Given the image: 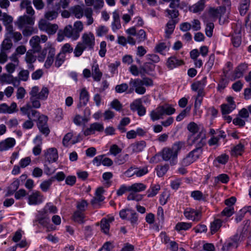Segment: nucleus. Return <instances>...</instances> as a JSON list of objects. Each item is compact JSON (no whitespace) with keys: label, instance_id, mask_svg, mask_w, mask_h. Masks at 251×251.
<instances>
[{"label":"nucleus","instance_id":"obj_10","mask_svg":"<svg viewBox=\"0 0 251 251\" xmlns=\"http://www.w3.org/2000/svg\"><path fill=\"white\" fill-rule=\"evenodd\" d=\"M44 157L50 163L56 162L58 158V151L55 148H50L44 151Z\"/></svg>","mask_w":251,"mask_h":251},{"label":"nucleus","instance_id":"obj_49","mask_svg":"<svg viewBox=\"0 0 251 251\" xmlns=\"http://www.w3.org/2000/svg\"><path fill=\"white\" fill-rule=\"evenodd\" d=\"M229 156L225 153H224L218 156L216 158V160L214 161V163L216 164V162H218L219 164L225 165L227 162Z\"/></svg>","mask_w":251,"mask_h":251},{"label":"nucleus","instance_id":"obj_62","mask_svg":"<svg viewBox=\"0 0 251 251\" xmlns=\"http://www.w3.org/2000/svg\"><path fill=\"white\" fill-rule=\"evenodd\" d=\"M135 36L139 43L145 41L147 38L146 33L144 29H140L137 32V34Z\"/></svg>","mask_w":251,"mask_h":251},{"label":"nucleus","instance_id":"obj_30","mask_svg":"<svg viewBox=\"0 0 251 251\" xmlns=\"http://www.w3.org/2000/svg\"><path fill=\"white\" fill-rule=\"evenodd\" d=\"M83 23L80 21H77L75 22L74 24V28H73L74 31V36L76 38H79L80 36V33L83 30Z\"/></svg>","mask_w":251,"mask_h":251},{"label":"nucleus","instance_id":"obj_45","mask_svg":"<svg viewBox=\"0 0 251 251\" xmlns=\"http://www.w3.org/2000/svg\"><path fill=\"white\" fill-rule=\"evenodd\" d=\"M204 96L203 93H201V92L198 93V95L195 99V104H194V113L195 114H197V111L200 107L202 101V97Z\"/></svg>","mask_w":251,"mask_h":251},{"label":"nucleus","instance_id":"obj_7","mask_svg":"<svg viewBox=\"0 0 251 251\" xmlns=\"http://www.w3.org/2000/svg\"><path fill=\"white\" fill-rule=\"evenodd\" d=\"M247 145L248 141L246 140L241 139L238 144L231 148V156L234 157L242 156L245 151V147Z\"/></svg>","mask_w":251,"mask_h":251},{"label":"nucleus","instance_id":"obj_22","mask_svg":"<svg viewBox=\"0 0 251 251\" xmlns=\"http://www.w3.org/2000/svg\"><path fill=\"white\" fill-rule=\"evenodd\" d=\"M89 100V95L87 91L85 89H81L79 94V102L78 107L86 105Z\"/></svg>","mask_w":251,"mask_h":251},{"label":"nucleus","instance_id":"obj_31","mask_svg":"<svg viewBox=\"0 0 251 251\" xmlns=\"http://www.w3.org/2000/svg\"><path fill=\"white\" fill-rule=\"evenodd\" d=\"M63 34H65V36L69 38H71L73 41H76L78 39L76 37L74 36V31L71 25H68L66 26L64 29L62 30Z\"/></svg>","mask_w":251,"mask_h":251},{"label":"nucleus","instance_id":"obj_14","mask_svg":"<svg viewBox=\"0 0 251 251\" xmlns=\"http://www.w3.org/2000/svg\"><path fill=\"white\" fill-rule=\"evenodd\" d=\"M44 200V198L41 193L37 191L31 193L28 196L27 202L28 204L37 205L42 203Z\"/></svg>","mask_w":251,"mask_h":251},{"label":"nucleus","instance_id":"obj_25","mask_svg":"<svg viewBox=\"0 0 251 251\" xmlns=\"http://www.w3.org/2000/svg\"><path fill=\"white\" fill-rule=\"evenodd\" d=\"M150 117L153 121L163 119L164 115L161 106H158L156 109L152 110L150 113Z\"/></svg>","mask_w":251,"mask_h":251},{"label":"nucleus","instance_id":"obj_50","mask_svg":"<svg viewBox=\"0 0 251 251\" xmlns=\"http://www.w3.org/2000/svg\"><path fill=\"white\" fill-rule=\"evenodd\" d=\"M84 218V213L83 212L76 210L73 215V219L75 221L78 223H82Z\"/></svg>","mask_w":251,"mask_h":251},{"label":"nucleus","instance_id":"obj_27","mask_svg":"<svg viewBox=\"0 0 251 251\" xmlns=\"http://www.w3.org/2000/svg\"><path fill=\"white\" fill-rule=\"evenodd\" d=\"M177 23V20L176 19L170 20L166 24L165 28V33L166 34L170 35L174 31L176 25Z\"/></svg>","mask_w":251,"mask_h":251},{"label":"nucleus","instance_id":"obj_8","mask_svg":"<svg viewBox=\"0 0 251 251\" xmlns=\"http://www.w3.org/2000/svg\"><path fill=\"white\" fill-rule=\"evenodd\" d=\"M198 146L199 147L191 151L188 155L183 159L182 164L184 165H189L200 157L202 153V150L201 148V146Z\"/></svg>","mask_w":251,"mask_h":251},{"label":"nucleus","instance_id":"obj_13","mask_svg":"<svg viewBox=\"0 0 251 251\" xmlns=\"http://www.w3.org/2000/svg\"><path fill=\"white\" fill-rule=\"evenodd\" d=\"M43 210L45 215H47L48 214H54L57 212L56 207L51 203H48L44 207ZM46 216V215H45V217ZM37 219L39 223L44 226H45V223L49 221V218H46V217L42 218L38 217Z\"/></svg>","mask_w":251,"mask_h":251},{"label":"nucleus","instance_id":"obj_1","mask_svg":"<svg viewBox=\"0 0 251 251\" xmlns=\"http://www.w3.org/2000/svg\"><path fill=\"white\" fill-rule=\"evenodd\" d=\"M187 129L191 134L189 136L188 142L190 144H197L202 146L206 142V131L201 125L190 122L187 126Z\"/></svg>","mask_w":251,"mask_h":251},{"label":"nucleus","instance_id":"obj_32","mask_svg":"<svg viewBox=\"0 0 251 251\" xmlns=\"http://www.w3.org/2000/svg\"><path fill=\"white\" fill-rule=\"evenodd\" d=\"M130 192H140L144 191L147 187L142 183H135L131 185H129Z\"/></svg>","mask_w":251,"mask_h":251},{"label":"nucleus","instance_id":"obj_60","mask_svg":"<svg viewBox=\"0 0 251 251\" xmlns=\"http://www.w3.org/2000/svg\"><path fill=\"white\" fill-rule=\"evenodd\" d=\"M58 25L55 24H49L46 31L50 35H53L55 34L58 29Z\"/></svg>","mask_w":251,"mask_h":251},{"label":"nucleus","instance_id":"obj_59","mask_svg":"<svg viewBox=\"0 0 251 251\" xmlns=\"http://www.w3.org/2000/svg\"><path fill=\"white\" fill-rule=\"evenodd\" d=\"M234 213L233 207L227 206L226 207L222 212L221 215L226 217H229Z\"/></svg>","mask_w":251,"mask_h":251},{"label":"nucleus","instance_id":"obj_35","mask_svg":"<svg viewBox=\"0 0 251 251\" xmlns=\"http://www.w3.org/2000/svg\"><path fill=\"white\" fill-rule=\"evenodd\" d=\"M72 137V133L69 132L67 133L63 139L62 143L63 145L68 147L75 144L76 142L73 140Z\"/></svg>","mask_w":251,"mask_h":251},{"label":"nucleus","instance_id":"obj_43","mask_svg":"<svg viewBox=\"0 0 251 251\" xmlns=\"http://www.w3.org/2000/svg\"><path fill=\"white\" fill-rule=\"evenodd\" d=\"M222 224V222L220 219H216L211 224L210 230L212 234L215 233L220 229Z\"/></svg>","mask_w":251,"mask_h":251},{"label":"nucleus","instance_id":"obj_57","mask_svg":"<svg viewBox=\"0 0 251 251\" xmlns=\"http://www.w3.org/2000/svg\"><path fill=\"white\" fill-rule=\"evenodd\" d=\"M231 41L234 48H238L241 44L242 39L240 35L233 36L231 38Z\"/></svg>","mask_w":251,"mask_h":251},{"label":"nucleus","instance_id":"obj_58","mask_svg":"<svg viewBox=\"0 0 251 251\" xmlns=\"http://www.w3.org/2000/svg\"><path fill=\"white\" fill-rule=\"evenodd\" d=\"M73 121L74 123L77 126H81L87 122L85 118L79 115H76L75 116Z\"/></svg>","mask_w":251,"mask_h":251},{"label":"nucleus","instance_id":"obj_2","mask_svg":"<svg viewBox=\"0 0 251 251\" xmlns=\"http://www.w3.org/2000/svg\"><path fill=\"white\" fill-rule=\"evenodd\" d=\"M20 110L23 115H27L29 119L33 117L38 118L37 126L40 131L46 135L49 134L50 129L47 124V116L44 115H40L37 111L31 109L29 104H26L24 106L21 107Z\"/></svg>","mask_w":251,"mask_h":251},{"label":"nucleus","instance_id":"obj_33","mask_svg":"<svg viewBox=\"0 0 251 251\" xmlns=\"http://www.w3.org/2000/svg\"><path fill=\"white\" fill-rule=\"evenodd\" d=\"M160 190V186L158 184L151 185L147 192L148 197H154L158 194Z\"/></svg>","mask_w":251,"mask_h":251},{"label":"nucleus","instance_id":"obj_52","mask_svg":"<svg viewBox=\"0 0 251 251\" xmlns=\"http://www.w3.org/2000/svg\"><path fill=\"white\" fill-rule=\"evenodd\" d=\"M58 15V13L57 11L54 10H49L46 12L45 14V18L49 21H52L55 19Z\"/></svg>","mask_w":251,"mask_h":251},{"label":"nucleus","instance_id":"obj_24","mask_svg":"<svg viewBox=\"0 0 251 251\" xmlns=\"http://www.w3.org/2000/svg\"><path fill=\"white\" fill-rule=\"evenodd\" d=\"M114 220V219L113 217H110L107 219L103 218L101 220V229L104 233H108L110 225Z\"/></svg>","mask_w":251,"mask_h":251},{"label":"nucleus","instance_id":"obj_51","mask_svg":"<svg viewBox=\"0 0 251 251\" xmlns=\"http://www.w3.org/2000/svg\"><path fill=\"white\" fill-rule=\"evenodd\" d=\"M169 168L168 165L164 166H158L155 170L156 171V174L158 176H163L167 172Z\"/></svg>","mask_w":251,"mask_h":251},{"label":"nucleus","instance_id":"obj_53","mask_svg":"<svg viewBox=\"0 0 251 251\" xmlns=\"http://www.w3.org/2000/svg\"><path fill=\"white\" fill-rule=\"evenodd\" d=\"M0 20L2 21L4 25L11 24L13 22V17L8 15L6 13H3L2 17L0 18Z\"/></svg>","mask_w":251,"mask_h":251},{"label":"nucleus","instance_id":"obj_23","mask_svg":"<svg viewBox=\"0 0 251 251\" xmlns=\"http://www.w3.org/2000/svg\"><path fill=\"white\" fill-rule=\"evenodd\" d=\"M205 0H199L193 4L190 8V11L194 13H197L202 11L205 7Z\"/></svg>","mask_w":251,"mask_h":251},{"label":"nucleus","instance_id":"obj_34","mask_svg":"<svg viewBox=\"0 0 251 251\" xmlns=\"http://www.w3.org/2000/svg\"><path fill=\"white\" fill-rule=\"evenodd\" d=\"M162 110L163 114L165 115H171L175 113L176 109L173 107L172 105L169 104H165L161 105Z\"/></svg>","mask_w":251,"mask_h":251},{"label":"nucleus","instance_id":"obj_4","mask_svg":"<svg viewBox=\"0 0 251 251\" xmlns=\"http://www.w3.org/2000/svg\"><path fill=\"white\" fill-rule=\"evenodd\" d=\"M183 143L178 142L175 143L172 148H165L162 152V157L165 161H170L171 164H175L178 152L183 146Z\"/></svg>","mask_w":251,"mask_h":251},{"label":"nucleus","instance_id":"obj_5","mask_svg":"<svg viewBox=\"0 0 251 251\" xmlns=\"http://www.w3.org/2000/svg\"><path fill=\"white\" fill-rule=\"evenodd\" d=\"M129 84L131 88L128 90L127 93H131L134 90L136 93L142 95L146 92L144 86H152L153 81L152 79H132Z\"/></svg>","mask_w":251,"mask_h":251},{"label":"nucleus","instance_id":"obj_42","mask_svg":"<svg viewBox=\"0 0 251 251\" xmlns=\"http://www.w3.org/2000/svg\"><path fill=\"white\" fill-rule=\"evenodd\" d=\"M146 146V142L144 141L137 142L132 145V150L135 152L142 151Z\"/></svg>","mask_w":251,"mask_h":251},{"label":"nucleus","instance_id":"obj_39","mask_svg":"<svg viewBox=\"0 0 251 251\" xmlns=\"http://www.w3.org/2000/svg\"><path fill=\"white\" fill-rule=\"evenodd\" d=\"M37 92L36 97L38 99L41 100H45L47 99L49 93L48 89L47 87H44L41 90Z\"/></svg>","mask_w":251,"mask_h":251},{"label":"nucleus","instance_id":"obj_29","mask_svg":"<svg viewBox=\"0 0 251 251\" xmlns=\"http://www.w3.org/2000/svg\"><path fill=\"white\" fill-rule=\"evenodd\" d=\"M91 72L92 78H101L102 73L100 71L99 66L97 62L92 65Z\"/></svg>","mask_w":251,"mask_h":251},{"label":"nucleus","instance_id":"obj_26","mask_svg":"<svg viewBox=\"0 0 251 251\" xmlns=\"http://www.w3.org/2000/svg\"><path fill=\"white\" fill-rule=\"evenodd\" d=\"M250 5V0H241L238 9L242 16L245 15L249 10Z\"/></svg>","mask_w":251,"mask_h":251},{"label":"nucleus","instance_id":"obj_12","mask_svg":"<svg viewBox=\"0 0 251 251\" xmlns=\"http://www.w3.org/2000/svg\"><path fill=\"white\" fill-rule=\"evenodd\" d=\"M132 111H136L139 116H143L146 114V109L142 104V101L140 99L135 100L130 105Z\"/></svg>","mask_w":251,"mask_h":251},{"label":"nucleus","instance_id":"obj_36","mask_svg":"<svg viewBox=\"0 0 251 251\" xmlns=\"http://www.w3.org/2000/svg\"><path fill=\"white\" fill-rule=\"evenodd\" d=\"M192 225L191 223L187 222H178L175 226V229L179 232L181 230H187L192 227Z\"/></svg>","mask_w":251,"mask_h":251},{"label":"nucleus","instance_id":"obj_38","mask_svg":"<svg viewBox=\"0 0 251 251\" xmlns=\"http://www.w3.org/2000/svg\"><path fill=\"white\" fill-rule=\"evenodd\" d=\"M233 65L230 61H227L223 69V73L226 78L229 76L233 69Z\"/></svg>","mask_w":251,"mask_h":251},{"label":"nucleus","instance_id":"obj_11","mask_svg":"<svg viewBox=\"0 0 251 251\" xmlns=\"http://www.w3.org/2000/svg\"><path fill=\"white\" fill-rule=\"evenodd\" d=\"M249 71L248 64L246 62L241 63L234 69L233 78H241Z\"/></svg>","mask_w":251,"mask_h":251},{"label":"nucleus","instance_id":"obj_17","mask_svg":"<svg viewBox=\"0 0 251 251\" xmlns=\"http://www.w3.org/2000/svg\"><path fill=\"white\" fill-rule=\"evenodd\" d=\"M38 92V87L34 86L32 88L31 91L29 93L30 95V101L32 105H30V103H28L27 104H29L31 108H39L40 106V102L39 101L40 100L38 99L36 97L37 92Z\"/></svg>","mask_w":251,"mask_h":251},{"label":"nucleus","instance_id":"obj_46","mask_svg":"<svg viewBox=\"0 0 251 251\" xmlns=\"http://www.w3.org/2000/svg\"><path fill=\"white\" fill-rule=\"evenodd\" d=\"M86 47L83 46V44L81 42H78L77 45L75 46L74 53L75 56L79 57L82 54L84 50H85Z\"/></svg>","mask_w":251,"mask_h":251},{"label":"nucleus","instance_id":"obj_47","mask_svg":"<svg viewBox=\"0 0 251 251\" xmlns=\"http://www.w3.org/2000/svg\"><path fill=\"white\" fill-rule=\"evenodd\" d=\"M247 212H251V206L244 207L242 209L240 210V213L237 215L235 219V222L237 223L241 222L244 216V214Z\"/></svg>","mask_w":251,"mask_h":251},{"label":"nucleus","instance_id":"obj_21","mask_svg":"<svg viewBox=\"0 0 251 251\" xmlns=\"http://www.w3.org/2000/svg\"><path fill=\"white\" fill-rule=\"evenodd\" d=\"M17 111V105L16 103L13 102L10 106L6 103L0 104V113L12 114Z\"/></svg>","mask_w":251,"mask_h":251},{"label":"nucleus","instance_id":"obj_20","mask_svg":"<svg viewBox=\"0 0 251 251\" xmlns=\"http://www.w3.org/2000/svg\"><path fill=\"white\" fill-rule=\"evenodd\" d=\"M16 144V141L13 138H7L0 142V151H8L12 148Z\"/></svg>","mask_w":251,"mask_h":251},{"label":"nucleus","instance_id":"obj_61","mask_svg":"<svg viewBox=\"0 0 251 251\" xmlns=\"http://www.w3.org/2000/svg\"><path fill=\"white\" fill-rule=\"evenodd\" d=\"M133 210L130 209H124L120 211L119 215L121 219L123 220H128L130 214Z\"/></svg>","mask_w":251,"mask_h":251},{"label":"nucleus","instance_id":"obj_40","mask_svg":"<svg viewBox=\"0 0 251 251\" xmlns=\"http://www.w3.org/2000/svg\"><path fill=\"white\" fill-rule=\"evenodd\" d=\"M170 49L169 47H167L166 43L160 42L157 44L155 47V52L159 53L161 54H163V51L164 50L168 51Z\"/></svg>","mask_w":251,"mask_h":251},{"label":"nucleus","instance_id":"obj_28","mask_svg":"<svg viewBox=\"0 0 251 251\" xmlns=\"http://www.w3.org/2000/svg\"><path fill=\"white\" fill-rule=\"evenodd\" d=\"M205 85V79H202L200 81H196L191 85V89L194 91H197L198 93L199 92H201V93L203 92V89Z\"/></svg>","mask_w":251,"mask_h":251},{"label":"nucleus","instance_id":"obj_9","mask_svg":"<svg viewBox=\"0 0 251 251\" xmlns=\"http://www.w3.org/2000/svg\"><path fill=\"white\" fill-rule=\"evenodd\" d=\"M81 38L82 41L81 43L84 47H86V49L88 48V50H93L95 44V38L92 32L83 33Z\"/></svg>","mask_w":251,"mask_h":251},{"label":"nucleus","instance_id":"obj_16","mask_svg":"<svg viewBox=\"0 0 251 251\" xmlns=\"http://www.w3.org/2000/svg\"><path fill=\"white\" fill-rule=\"evenodd\" d=\"M239 236L236 235L227 240L223 246V251H229L231 249L236 248L239 244Z\"/></svg>","mask_w":251,"mask_h":251},{"label":"nucleus","instance_id":"obj_15","mask_svg":"<svg viewBox=\"0 0 251 251\" xmlns=\"http://www.w3.org/2000/svg\"><path fill=\"white\" fill-rule=\"evenodd\" d=\"M227 103L221 105V111L223 115L228 114L231 113L236 108V104L232 97H228L226 98Z\"/></svg>","mask_w":251,"mask_h":251},{"label":"nucleus","instance_id":"obj_56","mask_svg":"<svg viewBox=\"0 0 251 251\" xmlns=\"http://www.w3.org/2000/svg\"><path fill=\"white\" fill-rule=\"evenodd\" d=\"M129 216H130L128 218L127 220L130 222L132 226H134L137 225L138 223V217L137 214L134 210H132Z\"/></svg>","mask_w":251,"mask_h":251},{"label":"nucleus","instance_id":"obj_18","mask_svg":"<svg viewBox=\"0 0 251 251\" xmlns=\"http://www.w3.org/2000/svg\"><path fill=\"white\" fill-rule=\"evenodd\" d=\"M184 215L186 219L192 221L199 220L201 216V213L198 210L191 208H187L184 212Z\"/></svg>","mask_w":251,"mask_h":251},{"label":"nucleus","instance_id":"obj_54","mask_svg":"<svg viewBox=\"0 0 251 251\" xmlns=\"http://www.w3.org/2000/svg\"><path fill=\"white\" fill-rule=\"evenodd\" d=\"M87 207L88 202L85 200H82L77 202L76 208L77 210L84 212Z\"/></svg>","mask_w":251,"mask_h":251},{"label":"nucleus","instance_id":"obj_64","mask_svg":"<svg viewBox=\"0 0 251 251\" xmlns=\"http://www.w3.org/2000/svg\"><path fill=\"white\" fill-rule=\"evenodd\" d=\"M24 234V232L22 230H18L16 231L13 237L12 240L14 242H18L20 241V240L22 239V237L23 235Z\"/></svg>","mask_w":251,"mask_h":251},{"label":"nucleus","instance_id":"obj_37","mask_svg":"<svg viewBox=\"0 0 251 251\" xmlns=\"http://www.w3.org/2000/svg\"><path fill=\"white\" fill-rule=\"evenodd\" d=\"M70 11L77 19H80L83 15V9L79 5L72 7L70 8Z\"/></svg>","mask_w":251,"mask_h":251},{"label":"nucleus","instance_id":"obj_6","mask_svg":"<svg viewBox=\"0 0 251 251\" xmlns=\"http://www.w3.org/2000/svg\"><path fill=\"white\" fill-rule=\"evenodd\" d=\"M104 131V126L101 123L95 122L91 124L89 126L84 128L82 132L85 136L100 133Z\"/></svg>","mask_w":251,"mask_h":251},{"label":"nucleus","instance_id":"obj_63","mask_svg":"<svg viewBox=\"0 0 251 251\" xmlns=\"http://www.w3.org/2000/svg\"><path fill=\"white\" fill-rule=\"evenodd\" d=\"M130 122V119L128 117H125L122 119L120 122V124L118 126V129L122 132L125 131V126L129 124Z\"/></svg>","mask_w":251,"mask_h":251},{"label":"nucleus","instance_id":"obj_55","mask_svg":"<svg viewBox=\"0 0 251 251\" xmlns=\"http://www.w3.org/2000/svg\"><path fill=\"white\" fill-rule=\"evenodd\" d=\"M214 25L212 22L207 23L205 28L206 35L208 37H211L213 35Z\"/></svg>","mask_w":251,"mask_h":251},{"label":"nucleus","instance_id":"obj_3","mask_svg":"<svg viewBox=\"0 0 251 251\" xmlns=\"http://www.w3.org/2000/svg\"><path fill=\"white\" fill-rule=\"evenodd\" d=\"M155 65L151 62H145L141 65L138 68L135 65H132L130 67V72L134 76L141 75L142 78H149L147 75L154 76Z\"/></svg>","mask_w":251,"mask_h":251},{"label":"nucleus","instance_id":"obj_44","mask_svg":"<svg viewBox=\"0 0 251 251\" xmlns=\"http://www.w3.org/2000/svg\"><path fill=\"white\" fill-rule=\"evenodd\" d=\"M13 46L11 37L7 36L5 40L3 41L1 44V50H10Z\"/></svg>","mask_w":251,"mask_h":251},{"label":"nucleus","instance_id":"obj_19","mask_svg":"<svg viewBox=\"0 0 251 251\" xmlns=\"http://www.w3.org/2000/svg\"><path fill=\"white\" fill-rule=\"evenodd\" d=\"M184 64L183 60L178 59L175 56H171L169 57L166 62L167 67L170 70L178 67Z\"/></svg>","mask_w":251,"mask_h":251},{"label":"nucleus","instance_id":"obj_41","mask_svg":"<svg viewBox=\"0 0 251 251\" xmlns=\"http://www.w3.org/2000/svg\"><path fill=\"white\" fill-rule=\"evenodd\" d=\"M229 180V177L228 176L225 174H222L218 176L215 177L214 181L216 183H218L219 182L226 184L228 183Z\"/></svg>","mask_w":251,"mask_h":251},{"label":"nucleus","instance_id":"obj_48","mask_svg":"<svg viewBox=\"0 0 251 251\" xmlns=\"http://www.w3.org/2000/svg\"><path fill=\"white\" fill-rule=\"evenodd\" d=\"M96 35L98 37H102L108 32L109 29L108 27L100 25L96 28Z\"/></svg>","mask_w":251,"mask_h":251}]
</instances>
